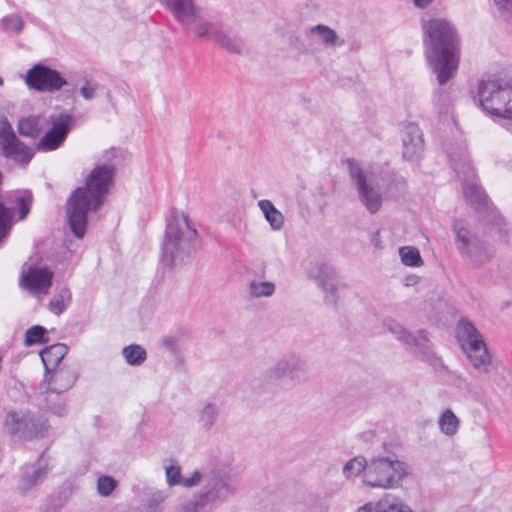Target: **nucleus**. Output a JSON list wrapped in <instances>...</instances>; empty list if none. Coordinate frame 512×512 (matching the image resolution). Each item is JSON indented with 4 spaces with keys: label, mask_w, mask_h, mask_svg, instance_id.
<instances>
[{
    "label": "nucleus",
    "mask_w": 512,
    "mask_h": 512,
    "mask_svg": "<svg viewBox=\"0 0 512 512\" xmlns=\"http://www.w3.org/2000/svg\"><path fill=\"white\" fill-rule=\"evenodd\" d=\"M117 155L111 148L103 153V159L110 162ZM115 166L103 163L95 166L87 175L85 185L76 188L67 200L66 215L71 232L79 239L86 233L88 213L97 211L105 202L114 183Z\"/></svg>",
    "instance_id": "nucleus-1"
},
{
    "label": "nucleus",
    "mask_w": 512,
    "mask_h": 512,
    "mask_svg": "<svg viewBox=\"0 0 512 512\" xmlns=\"http://www.w3.org/2000/svg\"><path fill=\"white\" fill-rule=\"evenodd\" d=\"M422 41L429 66L440 86L455 77L460 61V36L455 24L444 17L420 20Z\"/></svg>",
    "instance_id": "nucleus-2"
},
{
    "label": "nucleus",
    "mask_w": 512,
    "mask_h": 512,
    "mask_svg": "<svg viewBox=\"0 0 512 512\" xmlns=\"http://www.w3.org/2000/svg\"><path fill=\"white\" fill-rule=\"evenodd\" d=\"M447 155L452 169L463 181L462 189L466 201L479 210L480 221L484 225H492L502 229L503 218L493 205L488 204L485 193L476 183L466 149L463 146L450 147L447 148Z\"/></svg>",
    "instance_id": "nucleus-3"
},
{
    "label": "nucleus",
    "mask_w": 512,
    "mask_h": 512,
    "mask_svg": "<svg viewBox=\"0 0 512 512\" xmlns=\"http://www.w3.org/2000/svg\"><path fill=\"white\" fill-rule=\"evenodd\" d=\"M447 155L452 169L463 181L462 189L466 201L479 210L480 221L484 225H492L502 229L503 218L493 205L488 204L485 193L476 183L466 149L463 146L450 147L447 148Z\"/></svg>",
    "instance_id": "nucleus-4"
},
{
    "label": "nucleus",
    "mask_w": 512,
    "mask_h": 512,
    "mask_svg": "<svg viewBox=\"0 0 512 512\" xmlns=\"http://www.w3.org/2000/svg\"><path fill=\"white\" fill-rule=\"evenodd\" d=\"M197 231L187 215L173 213L165 230L161 245V263L166 268L181 266L195 252Z\"/></svg>",
    "instance_id": "nucleus-5"
},
{
    "label": "nucleus",
    "mask_w": 512,
    "mask_h": 512,
    "mask_svg": "<svg viewBox=\"0 0 512 512\" xmlns=\"http://www.w3.org/2000/svg\"><path fill=\"white\" fill-rule=\"evenodd\" d=\"M50 430L48 420L29 409L8 410L3 418L2 431L15 442H33L45 438Z\"/></svg>",
    "instance_id": "nucleus-6"
},
{
    "label": "nucleus",
    "mask_w": 512,
    "mask_h": 512,
    "mask_svg": "<svg viewBox=\"0 0 512 512\" xmlns=\"http://www.w3.org/2000/svg\"><path fill=\"white\" fill-rule=\"evenodd\" d=\"M478 99L487 114L512 120V79L491 77L478 85Z\"/></svg>",
    "instance_id": "nucleus-7"
},
{
    "label": "nucleus",
    "mask_w": 512,
    "mask_h": 512,
    "mask_svg": "<svg viewBox=\"0 0 512 512\" xmlns=\"http://www.w3.org/2000/svg\"><path fill=\"white\" fill-rule=\"evenodd\" d=\"M349 174L355 184L360 203L369 213H377L388 191L384 178L374 170L362 168L353 161H349Z\"/></svg>",
    "instance_id": "nucleus-8"
},
{
    "label": "nucleus",
    "mask_w": 512,
    "mask_h": 512,
    "mask_svg": "<svg viewBox=\"0 0 512 512\" xmlns=\"http://www.w3.org/2000/svg\"><path fill=\"white\" fill-rule=\"evenodd\" d=\"M407 476V466L396 456H374L363 477V484L369 488L390 490L401 486Z\"/></svg>",
    "instance_id": "nucleus-9"
},
{
    "label": "nucleus",
    "mask_w": 512,
    "mask_h": 512,
    "mask_svg": "<svg viewBox=\"0 0 512 512\" xmlns=\"http://www.w3.org/2000/svg\"><path fill=\"white\" fill-rule=\"evenodd\" d=\"M456 336L474 370L479 374L489 373L493 367V357L476 327L468 320L462 319L457 324Z\"/></svg>",
    "instance_id": "nucleus-10"
},
{
    "label": "nucleus",
    "mask_w": 512,
    "mask_h": 512,
    "mask_svg": "<svg viewBox=\"0 0 512 512\" xmlns=\"http://www.w3.org/2000/svg\"><path fill=\"white\" fill-rule=\"evenodd\" d=\"M456 248L464 260L472 267L478 268L494 257V249L485 241L479 239L461 222L453 225Z\"/></svg>",
    "instance_id": "nucleus-11"
},
{
    "label": "nucleus",
    "mask_w": 512,
    "mask_h": 512,
    "mask_svg": "<svg viewBox=\"0 0 512 512\" xmlns=\"http://www.w3.org/2000/svg\"><path fill=\"white\" fill-rule=\"evenodd\" d=\"M175 20L195 37L203 38L212 20L194 0H159Z\"/></svg>",
    "instance_id": "nucleus-12"
},
{
    "label": "nucleus",
    "mask_w": 512,
    "mask_h": 512,
    "mask_svg": "<svg viewBox=\"0 0 512 512\" xmlns=\"http://www.w3.org/2000/svg\"><path fill=\"white\" fill-rule=\"evenodd\" d=\"M51 376L46 378L40 385L41 394L44 396V407L56 415H63L66 411L62 402H56L60 399V394L73 386L76 381V375L66 368L55 369Z\"/></svg>",
    "instance_id": "nucleus-13"
},
{
    "label": "nucleus",
    "mask_w": 512,
    "mask_h": 512,
    "mask_svg": "<svg viewBox=\"0 0 512 512\" xmlns=\"http://www.w3.org/2000/svg\"><path fill=\"white\" fill-rule=\"evenodd\" d=\"M53 271L47 266L25 263L22 267L19 284L32 296L42 299L52 286Z\"/></svg>",
    "instance_id": "nucleus-14"
},
{
    "label": "nucleus",
    "mask_w": 512,
    "mask_h": 512,
    "mask_svg": "<svg viewBox=\"0 0 512 512\" xmlns=\"http://www.w3.org/2000/svg\"><path fill=\"white\" fill-rule=\"evenodd\" d=\"M25 83L30 89L49 93L68 85L67 79L59 71L42 64H35L27 71Z\"/></svg>",
    "instance_id": "nucleus-15"
},
{
    "label": "nucleus",
    "mask_w": 512,
    "mask_h": 512,
    "mask_svg": "<svg viewBox=\"0 0 512 512\" xmlns=\"http://www.w3.org/2000/svg\"><path fill=\"white\" fill-rule=\"evenodd\" d=\"M72 123V116L67 113L50 114L49 127L37 143V150L50 152L58 149L65 141Z\"/></svg>",
    "instance_id": "nucleus-16"
},
{
    "label": "nucleus",
    "mask_w": 512,
    "mask_h": 512,
    "mask_svg": "<svg viewBox=\"0 0 512 512\" xmlns=\"http://www.w3.org/2000/svg\"><path fill=\"white\" fill-rule=\"evenodd\" d=\"M384 326L391 332L399 341L403 342L413 352L417 354L424 361H431L433 354L428 345V339L423 331H418L412 335L408 332L399 322L393 319H386Z\"/></svg>",
    "instance_id": "nucleus-17"
},
{
    "label": "nucleus",
    "mask_w": 512,
    "mask_h": 512,
    "mask_svg": "<svg viewBox=\"0 0 512 512\" xmlns=\"http://www.w3.org/2000/svg\"><path fill=\"white\" fill-rule=\"evenodd\" d=\"M308 367L306 361L294 356H284L278 359L268 370V375L272 379H288L297 384L305 380Z\"/></svg>",
    "instance_id": "nucleus-18"
},
{
    "label": "nucleus",
    "mask_w": 512,
    "mask_h": 512,
    "mask_svg": "<svg viewBox=\"0 0 512 512\" xmlns=\"http://www.w3.org/2000/svg\"><path fill=\"white\" fill-rule=\"evenodd\" d=\"M2 149L6 157L20 164H27L32 159L33 150L16 137L8 122L3 123L1 130Z\"/></svg>",
    "instance_id": "nucleus-19"
},
{
    "label": "nucleus",
    "mask_w": 512,
    "mask_h": 512,
    "mask_svg": "<svg viewBox=\"0 0 512 512\" xmlns=\"http://www.w3.org/2000/svg\"><path fill=\"white\" fill-rule=\"evenodd\" d=\"M309 277L314 279L325 293V300L335 306L338 300L335 268L325 263L316 264L309 270Z\"/></svg>",
    "instance_id": "nucleus-20"
},
{
    "label": "nucleus",
    "mask_w": 512,
    "mask_h": 512,
    "mask_svg": "<svg viewBox=\"0 0 512 512\" xmlns=\"http://www.w3.org/2000/svg\"><path fill=\"white\" fill-rule=\"evenodd\" d=\"M208 28L202 39L216 42L221 48L229 53L242 55L245 53V42L242 38L231 35L213 20L208 24Z\"/></svg>",
    "instance_id": "nucleus-21"
},
{
    "label": "nucleus",
    "mask_w": 512,
    "mask_h": 512,
    "mask_svg": "<svg viewBox=\"0 0 512 512\" xmlns=\"http://www.w3.org/2000/svg\"><path fill=\"white\" fill-rule=\"evenodd\" d=\"M233 490L234 486L227 478L219 475L218 473L209 472L208 478L205 481V486L198 492V494L206 504H209L211 502L226 499Z\"/></svg>",
    "instance_id": "nucleus-22"
},
{
    "label": "nucleus",
    "mask_w": 512,
    "mask_h": 512,
    "mask_svg": "<svg viewBox=\"0 0 512 512\" xmlns=\"http://www.w3.org/2000/svg\"><path fill=\"white\" fill-rule=\"evenodd\" d=\"M403 156L408 160L418 159L424 150L421 129L414 123H408L402 130Z\"/></svg>",
    "instance_id": "nucleus-23"
},
{
    "label": "nucleus",
    "mask_w": 512,
    "mask_h": 512,
    "mask_svg": "<svg viewBox=\"0 0 512 512\" xmlns=\"http://www.w3.org/2000/svg\"><path fill=\"white\" fill-rule=\"evenodd\" d=\"M305 35L311 41H317L326 48L341 47L345 44V40L328 25L317 24L310 26L305 30Z\"/></svg>",
    "instance_id": "nucleus-24"
},
{
    "label": "nucleus",
    "mask_w": 512,
    "mask_h": 512,
    "mask_svg": "<svg viewBox=\"0 0 512 512\" xmlns=\"http://www.w3.org/2000/svg\"><path fill=\"white\" fill-rule=\"evenodd\" d=\"M50 115L38 114L23 117L18 122V131L21 135L37 137L49 127Z\"/></svg>",
    "instance_id": "nucleus-25"
},
{
    "label": "nucleus",
    "mask_w": 512,
    "mask_h": 512,
    "mask_svg": "<svg viewBox=\"0 0 512 512\" xmlns=\"http://www.w3.org/2000/svg\"><path fill=\"white\" fill-rule=\"evenodd\" d=\"M67 352L68 347L63 343H56L42 350L40 356L46 372L55 370Z\"/></svg>",
    "instance_id": "nucleus-26"
},
{
    "label": "nucleus",
    "mask_w": 512,
    "mask_h": 512,
    "mask_svg": "<svg viewBox=\"0 0 512 512\" xmlns=\"http://www.w3.org/2000/svg\"><path fill=\"white\" fill-rule=\"evenodd\" d=\"M259 209L264 215L265 220L269 223L270 228L274 231H280L284 227V215L275 207L268 199L259 200L257 203Z\"/></svg>",
    "instance_id": "nucleus-27"
},
{
    "label": "nucleus",
    "mask_w": 512,
    "mask_h": 512,
    "mask_svg": "<svg viewBox=\"0 0 512 512\" xmlns=\"http://www.w3.org/2000/svg\"><path fill=\"white\" fill-rule=\"evenodd\" d=\"M369 466V460L364 456H355L349 459L342 467V474L346 480H355L361 476L363 480Z\"/></svg>",
    "instance_id": "nucleus-28"
},
{
    "label": "nucleus",
    "mask_w": 512,
    "mask_h": 512,
    "mask_svg": "<svg viewBox=\"0 0 512 512\" xmlns=\"http://www.w3.org/2000/svg\"><path fill=\"white\" fill-rule=\"evenodd\" d=\"M46 474V463L40 458L37 463L29 467L22 476L20 488L28 491L36 486Z\"/></svg>",
    "instance_id": "nucleus-29"
},
{
    "label": "nucleus",
    "mask_w": 512,
    "mask_h": 512,
    "mask_svg": "<svg viewBox=\"0 0 512 512\" xmlns=\"http://www.w3.org/2000/svg\"><path fill=\"white\" fill-rule=\"evenodd\" d=\"M72 301V294L67 286L57 287L48 304V310L53 314L61 315Z\"/></svg>",
    "instance_id": "nucleus-30"
},
{
    "label": "nucleus",
    "mask_w": 512,
    "mask_h": 512,
    "mask_svg": "<svg viewBox=\"0 0 512 512\" xmlns=\"http://www.w3.org/2000/svg\"><path fill=\"white\" fill-rule=\"evenodd\" d=\"M219 412V406L215 403H206L203 405L197 415V423L200 429L204 431L211 430L217 422Z\"/></svg>",
    "instance_id": "nucleus-31"
},
{
    "label": "nucleus",
    "mask_w": 512,
    "mask_h": 512,
    "mask_svg": "<svg viewBox=\"0 0 512 512\" xmlns=\"http://www.w3.org/2000/svg\"><path fill=\"white\" fill-rule=\"evenodd\" d=\"M438 427L442 434L453 437L458 433L460 420L451 409H445L438 418Z\"/></svg>",
    "instance_id": "nucleus-32"
},
{
    "label": "nucleus",
    "mask_w": 512,
    "mask_h": 512,
    "mask_svg": "<svg viewBox=\"0 0 512 512\" xmlns=\"http://www.w3.org/2000/svg\"><path fill=\"white\" fill-rule=\"evenodd\" d=\"M276 286L274 282L267 280L254 279L247 286V291L254 298L270 297L275 293Z\"/></svg>",
    "instance_id": "nucleus-33"
},
{
    "label": "nucleus",
    "mask_w": 512,
    "mask_h": 512,
    "mask_svg": "<svg viewBox=\"0 0 512 512\" xmlns=\"http://www.w3.org/2000/svg\"><path fill=\"white\" fill-rule=\"evenodd\" d=\"M122 355L126 362L132 366L141 365L146 357V350L137 344H131L123 348Z\"/></svg>",
    "instance_id": "nucleus-34"
},
{
    "label": "nucleus",
    "mask_w": 512,
    "mask_h": 512,
    "mask_svg": "<svg viewBox=\"0 0 512 512\" xmlns=\"http://www.w3.org/2000/svg\"><path fill=\"white\" fill-rule=\"evenodd\" d=\"M399 256L405 266L419 267L423 264L419 250L413 246L399 248Z\"/></svg>",
    "instance_id": "nucleus-35"
},
{
    "label": "nucleus",
    "mask_w": 512,
    "mask_h": 512,
    "mask_svg": "<svg viewBox=\"0 0 512 512\" xmlns=\"http://www.w3.org/2000/svg\"><path fill=\"white\" fill-rule=\"evenodd\" d=\"M380 507H382V512H413L403 500L392 496L381 499Z\"/></svg>",
    "instance_id": "nucleus-36"
},
{
    "label": "nucleus",
    "mask_w": 512,
    "mask_h": 512,
    "mask_svg": "<svg viewBox=\"0 0 512 512\" xmlns=\"http://www.w3.org/2000/svg\"><path fill=\"white\" fill-rule=\"evenodd\" d=\"M166 482L169 487L181 486L184 476L181 473V467L171 462L169 465L164 466Z\"/></svg>",
    "instance_id": "nucleus-37"
},
{
    "label": "nucleus",
    "mask_w": 512,
    "mask_h": 512,
    "mask_svg": "<svg viewBox=\"0 0 512 512\" xmlns=\"http://www.w3.org/2000/svg\"><path fill=\"white\" fill-rule=\"evenodd\" d=\"M207 504L197 493L192 499L175 507V512H200Z\"/></svg>",
    "instance_id": "nucleus-38"
},
{
    "label": "nucleus",
    "mask_w": 512,
    "mask_h": 512,
    "mask_svg": "<svg viewBox=\"0 0 512 512\" xmlns=\"http://www.w3.org/2000/svg\"><path fill=\"white\" fill-rule=\"evenodd\" d=\"M46 329L40 325H35L29 328L25 334V343L27 346L42 343Z\"/></svg>",
    "instance_id": "nucleus-39"
},
{
    "label": "nucleus",
    "mask_w": 512,
    "mask_h": 512,
    "mask_svg": "<svg viewBox=\"0 0 512 512\" xmlns=\"http://www.w3.org/2000/svg\"><path fill=\"white\" fill-rule=\"evenodd\" d=\"M499 16L506 22L512 23V0H490Z\"/></svg>",
    "instance_id": "nucleus-40"
},
{
    "label": "nucleus",
    "mask_w": 512,
    "mask_h": 512,
    "mask_svg": "<svg viewBox=\"0 0 512 512\" xmlns=\"http://www.w3.org/2000/svg\"><path fill=\"white\" fill-rule=\"evenodd\" d=\"M12 213L0 202V242L7 237L11 226Z\"/></svg>",
    "instance_id": "nucleus-41"
},
{
    "label": "nucleus",
    "mask_w": 512,
    "mask_h": 512,
    "mask_svg": "<svg viewBox=\"0 0 512 512\" xmlns=\"http://www.w3.org/2000/svg\"><path fill=\"white\" fill-rule=\"evenodd\" d=\"M209 471L195 470L189 476H184L182 487L193 488L198 486L201 482H205L208 478Z\"/></svg>",
    "instance_id": "nucleus-42"
},
{
    "label": "nucleus",
    "mask_w": 512,
    "mask_h": 512,
    "mask_svg": "<svg viewBox=\"0 0 512 512\" xmlns=\"http://www.w3.org/2000/svg\"><path fill=\"white\" fill-rule=\"evenodd\" d=\"M116 486V480L110 476H101L97 480V491L102 496H109Z\"/></svg>",
    "instance_id": "nucleus-43"
},
{
    "label": "nucleus",
    "mask_w": 512,
    "mask_h": 512,
    "mask_svg": "<svg viewBox=\"0 0 512 512\" xmlns=\"http://www.w3.org/2000/svg\"><path fill=\"white\" fill-rule=\"evenodd\" d=\"M16 203L19 207L20 219H24L29 211L32 203V195L28 191H24L16 197Z\"/></svg>",
    "instance_id": "nucleus-44"
},
{
    "label": "nucleus",
    "mask_w": 512,
    "mask_h": 512,
    "mask_svg": "<svg viewBox=\"0 0 512 512\" xmlns=\"http://www.w3.org/2000/svg\"><path fill=\"white\" fill-rule=\"evenodd\" d=\"M2 25L7 31L21 32L24 26L22 19L18 15H9L2 18Z\"/></svg>",
    "instance_id": "nucleus-45"
},
{
    "label": "nucleus",
    "mask_w": 512,
    "mask_h": 512,
    "mask_svg": "<svg viewBox=\"0 0 512 512\" xmlns=\"http://www.w3.org/2000/svg\"><path fill=\"white\" fill-rule=\"evenodd\" d=\"M432 101H433L435 108L439 112H441L444 108H446L448 101H449V96H448L447 91L443 88L436 89L433 93Z\"/></svg>",
    "instance_id": "nucleus-46"
},
{
    "label": "nucleus",
    "mask_w": 512,
    "mask_h": 512,
    "mask_svg": "<svg viewBox=\"0 0 512 512\" xmlns=\"http://www.w3.org/2000/svg\"><path fill=\"white\" fill-rule=\"evenodd\" d=\"M97 90L98 84L96 82L85 79L80 88V94L86 101H91L95 98Z\"/></svg>",
    "instance_id": "nucleus-47"
},
{
    "label": "nucleus",
    "mask_w": 512,
    "mask_h": 512,
    "mask_svg": "<svg viewBox=\"0 0 512 512\" xmlns=\"http://www.w3.org/2000/svg\"><path fill=\"white\" fill-rule=\"evenodd\" d=\"M165 499V496L159 494L157 498L151 499L147 504V512H161L160 503Z\"/></svg>",
    "instance_id": "nucleus-48"
},
{
    "label": "nucleus",
    "mask_w": 512,
    "mask_h": 512,
    "mask_svg": "<svg viewBox=\"0 0 512 512\" xmlns=\"http://www.w3.org/2000/svg\"><path fill=\"white\" fill-rule=\"evenodd\" d=\"M357 512H382V507H380V501L370 502L358 508Z\"/></svg>",
    "instance_id": "nucleus-49"
},
{
    "label": "nucleus",
    "mask_w": 512,
    "mask_h": 512,
    "mask_svg": "<svg viewBox=\"0 0 512 512\" xmlns=\"http://www.w3.org/2000/svg\"><path fill=\"white\" fill-rule=\"evenodd\" d=\"M434 2L435 0H412V4L414 5V7L421 10L431 7L434 4Z\"/></svg>",
    "instance_id": "nucleus-50"
},
{
    "label": "nucleus",
    "mask_w": 512,
    "mask_h": 512,
    "mask_svg": "<svg viewBox=\"0 0 512 512\" xmlns=\"http://www.w3.org/2000/svg\"><path fill=\"white\" fill-rule=\"evenodd\" d=\"M163 343H164V345H165V346H167V347H173V346H174L175 341H174V339H173V338H171V337H167V338H165V339L163 340Z\"/></svg>",
    "instance_id": "nucleus-51"
},
{
    "label": "nucleus",
    "mask_w": 512,
    "mask_h": 512,
    "mask_svg": "<svg viewBox=\"0 0 512 512\" xmlns=\"http://www.w3.org/2000/svg\"><path fill=\"white\" fill-rule=\"evenodd\" d=\"M3 85V79L0 77V86Z\"/></svg>",
    "instance_id": "nucleus-52"
}]
</instances>
